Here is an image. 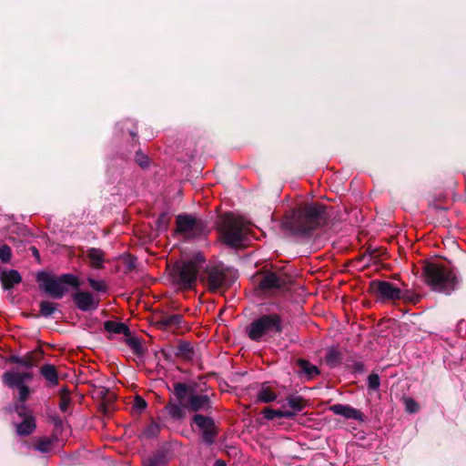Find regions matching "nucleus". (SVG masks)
Returning <instances> with one entry per match:
<instances>
[{"mask_svg": "<svg viewBox=\"0 0 466 466\" xmlns=\"http://www.w3.org/2000/svg\"><path fill=\"white\" fill-rule=\"evenodd\" d=\"M329 218L326 207L319 203L300 206L284 218L286 228L298 234H309L324 226Z\"/></svg>", "mask_w": 466, "mask_h": 466, "instance_id": "f257e3e1", "label": "nucleus"}, {"mask_svg": "<svg viewBox=\"0 0 466 466\" xmlns=\"http://www.w3.org/2000/svg\"><path fill=\"white\" fill-rule=\"evenodd\" d=\"M422 276L425 283L433 291L437 292L450 294L455 289L458 283L454 272L448 267L437 262L425 263Z\"/></svg>", "mask_w": 466, "mask_h": 466, "instance_id": "f03ea898", "label": "nucleus"}, {"mask_svg": "<svg viewBox=\"0 0 466 466\" xmlns=\"http://www.w3.org/2000/svg\"><path fill=\"white\" fill-rule=\"evenodd\" d=\"M218 231L225 244L236 248L244 242L248 233V227L241 218L226 214L220 218Z\"/></svg>", "mask_w": 466, "mask_h": 466, "instance_id": "7ed1b4c3", "label": "nucleus"}, {"mask_svg": "<svg viewBox=\"0 0 466 466\" xmlns=\"http://www.w3.org/2000/svg\"><path fill=\"white\" fill-rule=\"evenodd\" d=\"M41 289L54 299H61L68 291L69 287L77 288L79 279L72 274H63L59 277L51 276L46 272L37 275Z\"/></svg>", "mask_w": 466, "mask_h": 466, "instance_id": "20e7f679", "label": "nucleus"}, {"mask_svg": "<svg viewBox=\"0 0 466 466\" xmlns=\"http://www.w3.org/2000/svg\"><path fill=\"white\" fill-rule=\"evenodd\" d=\"M280 330V318L276 314L264 315L248 327V337L256 341H259L264 337L272 336Z\"/></svg>", "mask_w": 466, "mask_h": 466, "instance_id": "39448f33", "label": "nucleus"}, {"mask_svg": "<svg viewBox=\"0 0 466 466\" xmlns=\"http://www.w3.org/2000/svg\"><path fill=\"white\" fill-rule=\"evenodd\" d=\"M176 224V232L187 239L200 238L208 234L207 224L202 219L189 214L177 216Z\"/></svg>", "mask_w": 466, "mask_h": 466, "instance_id": "423d86ee", "label": "nucleus"}, {"mask_svg": "<svg viewBox=\"0 0 466 466\" xmlns=\"http://www.w3.org/2000/svg\"><path fill=\"white\" fill-rule=\"evenodd\" d=\"M205 274L207 285L212 291L227 289L234 280L233 273L221 263L208 266Z\"/></svg>", "mask_w": 466, "mask_h": 466, "instance_id": "0eeeda50", "label": "nucleus"}, {"mask_svg": "<svg viewBox=\"0 0 466 466\" xmlns=\"http://www.w3.org/2000/svg\"><path fill=\"white\" fill-rule=\"evenodd\" d=\"M198 268L194 261L177 263L171 270V278L175 284L182 289H191L196 283Z\"/></svg>", "mask_w": 466, "mask_h": 466, "instance_id": "6e6552de", "label": "nucleus"}, {"mask_svg": "<svg viewBox=\"0 0 466 466\" xmlns=\"http://www.w3.org/2000/svg\"><path fill=\"white\" fill-rule=\"evenodd\" d=\"M189 387L182 382L174 384V392L177 399L178 403L169 402L166 406L167 413L176 420H180L185 417L186 399L187 396Z\"/></svg>", "mask_w": 466, "mask_h": 466, "instance_id": "1a4fd4ad", "label": "nucleus"}, {"mask_svg": "<svg viewBox=\"0 0 466 466\" xmlns=\"http://www.w3.org/2000/svg\"><path fill=\"white\" fill-rule=\"evenodd\" d=\"M15 410L23 420L22 422L15 424L16 433L19 436H28L32 434L36 429L35 418L32 412L27 410L25 404L16 405Z\"/></svg>", "mask_w": 466, "mask_h": 466, "instance_id": "9d476101", "label": "nucleus"}, {"mask_svg": "<svg viewBox=\"0 0 466 466\" xmlns=\"http://www.w3.org/2000/svg\"><path fill=\"white\" fill-rule=\"evenodd\" d=\"M371 291L380 299L394 300L400 298L401 290L389 281L373 280L370 282Z\"/></svg>", "mask_w": 466, "mask_h": 466, "instance_id": "9b49d317", "label": "nucleus"}, {"mask_svg": "<svg viewBox=\"0 0 466 466\" xmlns=\"http://www.w3.org/2000/svg\"><path fill=\"white\" fill-rule=\"evenodd\" d=\"M290 282V277L282 272H267L259 286L264 290L281 289Z\"/></svg>", "mask_w": 466, "mask_h": 466, "instance_id": "f8f14e48", "label": "nucleus"}, {"mask_svg": "<svg viewBox=\"0 0 466 466\" xmlns=\"http://www.w3.org/2000/svg\"><path fill=\"white\" fill-rule=\"evenodd\" d=\"M194 422L202 431L203 439L208 443H213L217 434L215 424L212 419L197 414L193 418Z\"/></svg>", "mask_w": 466, "mask_h": 466, "instance_id": "ddd939ff", "label": "nucleus"}, {"mask_svg": "<svg viewBox=\"0 0 466 466\" xmlns=\"http://www.w3.org/2000/svg\"><path fill=\"white\" fill-rule=\"evenodd\" d=\"M329 410L336 415L344 417L345 419L355 420L360 422L365 420V415L360 410L350 405L335 404L329 407Z\"/></svg>", "mask_w": 466, "mask_h": 466, "instance_id": "4468645a", "label": "nucleus"}, {"mask_svg": "<svg viewBox=\"0 0 466 466\" xmlns=\"http://www.w3.org/2000/svg\"><path fill=\"white\" fill-rule=\"evenodd\" d=\"M73 300L76 307L83 311L96 309L98 306V300L89 292L78 291L74 294Z\"/></svg>", "mask_w": 466, "mask_h": 466, "instance_id": "2eb2a0df", "label": "nucleus"}, {"mask_svg": "<svg viewBox=\"0 0 466 466\" xmlns=\"http://www.w3.org/2000/svg\"><path fill=\"white\" fill-rule=\"evenodd\" d=\"M185 402L187 410L190 411L208 410L209 408V398L203 394L190 393Z\"/></svg>", "mask_w": 466, "mask_h": 466, "instance_id": "dca6fc26", "label": "nucleus"}, {"mask_svg": "<svg viewBox=\"0 0 466 466\" xmlns=\"http://www.w3.org/2000/svg\"><path fill=\"white\" fill-rule=\"evenodd\" d=\"M183 316L180 314L163 315L157 321V325L165 329L177 330L182 328Z\"/></svg>", "mask_w": 466, "mask_h": 466, "instance_id": "f3484780", "label": "nucleus"}, {"mask_svg": "<svg viewBox=\"0 0 466 466\" xmlns=\"http://www.w3.org/2000/svg\"><path fill=\"white\" fill-rule=\"evenodd\" d=\"M32 374L30 372H5L3 376L5 384L8 387H20L25 380H30Z\"/></svg>", "mask_w": 466, "mask_h": 466, "instance_id": "a211bd4d", "label": "nucleus"}, {"mask_svg": "<svg viewBox=\"0 0 466 466\" xmlns=\"http://www.w3.org/2000/svg\"><path fill=\"white\" fill-rule=\"evenodd\" d=\"M0 279L5 289H11L15 285L21 282L22 278L17 270L11 269L2 271L0 274Z\"/></svg>", "mask_w": 466, "mask_h": 466, "instance_id": "6ab92c4d", "label": "nucleus"}, {"mask_svg": "<svg viewBox=\"0 0 466 466\" xmlns=\"http://www.w3.org/2000/svg\"><path fill=\"white\" fill-rule=\"evenodd\" d=\"M262 414L267 420H274L276 418L292 419L295 417V412H291L289 410H273L270 408H265L262 410Z\"/></svg>", "mask_w": 466, "mask_h": 466, "instance_id": "aec40b11", "label": "nucleus"}, {"mask_svg": "<svg viewBox=\"0 0 466 466\" xmlns=\"http://www.w3.org/2000/svg\"><path fill=\"white\" fill-rule=\"evenodd\" d=\"M104 327L105 329L110 333L124 334L125 336L130 335L129 328L121 322L108 320L105 322Z\"/></svg>", "mask_w": 466, "mask_h": 466, "instance_id": "412c9836", "label": "nucleus"}, {"mask_svg": "<svg viewBox=\"0 0 466 466\" xmlns=\"http://www.w3.org/2000/svg\"><path fill=\"white\" fill-rule=\"evenodd\" d=\"M40 373L49 382L50 385L56 386L58 384L57 371L54 365H44L40 369Z\"/></svg>", "mask_w": 466, "mask_h": 466, "instance_id": "4be33fe9", "label": "nucleus"}, {"mask_svg": "<svg viewBox=\"0 0 466 466\" xmlns=\"http://www.w3.org/2000/svg\"><path fill=\"white\" fill-rule=\"evenodd\" d=\"M125 342L136 356L142 357L145 354L146 349L137 337L131 335L126 336Z\"/></svg>", "mask_w": 466, "mask_h": 466, "instance_id": "5701e85b", "label": "nucleus"}, {"mask_svg": "<svg viewBox=\"0 0 466 466\" xmlns=\"http://www.w3.org/2000/svg\"><path fill=\"white\" fill-rule=\"evenodd\" d=\"M54 440L47 437H40L34 441L33 447L35 451L42 453H48L53 450Z\"/></svg>", "mask_w": 466, "mask_h": 466, "instance_id": "b1692460", "label": "nucleus"}, {"mask_svg": "<svg viewBox=\"0 0 466 466\" xmlns=\"http://www.w3.org/2000/svg\"><path fill=\"white\" fill-rule=\"evenodd\" d=\"M90 260L91 266L96 268H100L104 263V252L99 248H90L86 253Z\"/></svg>", "mask_w": 466, "mask_h": 466, "instance_id": "393cba45", "label": "nucleus"}, {"mask_svg": "<svg viewBox=\"0 0 466 466\" xmlns=\"http://www.w3.org/2000/svg\"><path fill=\"white\" fill-rule=\"evenodd\" d=\"M276 399L277 394L266 384L262 385L257 395V400L263 403L274 401Z\"/></svg>", "mask_w": 466, "mask_h": 466, "instance_id": "a878e982", "label": "nucleus"}, {"mask_svg": "<svg viewBox=\"0 0 466 466\" xmlns=\"http://www.w3.org/2000/svg\"><path fill=\"white\" fill-rule=\"evenodd\" d=\"M177 355L185 360H192L194 356V350L189 342L183 341L177 346Z\"/></svg>", "mask_w": 466, "mask_h": 466, "instance_id": "bb28decb", "label": "nucleus"}, {"mask_svg": "<svg viewBox=\"0 0 466 466\" xmlns=\"http://www.w3.org/2000/svg\"><path fill=\"white\" fill-rule=\"evenodd\" d=\"M299 368L309 377L313 378L314 376L319 373V369L310 364L309 361L304 360H299L298 361Z\"/></svg>", "mask_w": 466, "mask_h": 466, "instance_id": "cd10ccee", "label": "nucleus"}, {"mask_svg": "<svg viewBox=\"0 0 466 466\" xmlns=\"http://www.w3.org/2000/svg\"><path fill=\"white\" fill-rule=\"evenodd\" d=\"M288 405L290 407L289 410L291 412H299L305 407L304 400L300 397H290L288 399Z\"/></svg>", "mask_w": 466, "mask_h": 466, "instance_id": "c85d7f7f", "label": "nucleus"}, {"mask_svg": "<svg viewBox=\"0 0 466 466\" xmlns=\"http://www.w3.org/2000/svg\"><path fill=\"white\" fill-rule=\"evenodd\" d=\"M38 360V355L34 352H31L26 354L25 356L21 357L19 365L29 369L35 366Z\"/></svg>", "mask_w": 466, "mask_h": 466, "instance_id": "c756f323", "label": "nucleus"}, {"mask_svg": "<svg viewBox=\"0 0 466 466\" xmlns=\"http://www.w3.org/2000/svg\"><path fill=\"white\" fill-rule=\"evenodd\" d=\"M60 404L59 407L62 411L66 412L68 410L71 400L69 397V391L66 388H64L60 390Z\"/></svg>", "mask_w": 466, "mask_h": 466, "instance_id": "7c9ffc66", "label": "nucleus"}, {"mask_svg": "<svg viewBox=\"0 0 466 466\" xmlns=\"http://www.w3.org/2000/svg\"><path fill=\"white\" fill-rule=\"evenodd\" d=\"M56 309V304L50 301H42L40 303V313L44 317L51 316Z\"/></svg>", "mask_w": 466, "mask_h": 466, "instance_id": "2f4dec72", "label": "nucleus"}, {"mask_svg": "<svg viewBox=\"0 0 466 466\" xmlns=\"http://www.w3.org/2000/svg\"><path fill=\"white\" fill-rule=\"evenodd\" d=\"M325 360L329 366L335 367L339 361V355L335 350H330L328 351Z\"/></svg>", "mask_w": 466, "mask_h": 466, "instance_id": "473e14b6", "label": "nucleus"}, {"mask_svg": "<svg viewBox=\"0 0 466 466\" xmlns=\"http://www.w3.org/2000/svg\"><path fill=\"white\" fill-rule=\"evenodd\" d=\"M159 431L160 429L158 424H157L156 422H152L144 430L143 433L146 437L152 438L156 437L158 434Z\"/></svg>", "mask_w": 466, "mask_h": 466, "instance_id": "72a5a7b5", "label": "nucleus"}, {"mask_svg": "<svg viewBox=\"0 0 466 466\" xmlns=\"http://www.w3.org/2000/svg\"><path fill=\"white\" fill-rule=\"evenodd\" d=\"M405 409L409 413H416L420 410V405L411 398L405 399Z\"/></svg>", "mask_w": 466, "mask_h": 466, "instance_id": "f704fd0d", "label": "nucleus"}, {"mask_svg": "<svg viewBox=\"0 0 466 466\" xmlns=\"http://www.w3.org/2000/svg\"><path fill=\"white\" fill-rule=\"evenodd\" d=\"M12 252L10 247L7 245H2L0 247V258L3 262H9L11 259Z\"/></svg>", "mask_w": 466, "mask_h": 466, "instance_id": "c9c22d12", "label": "nucleus"}, {"mask_svg": "<svg viewBox=\"0 0 466 466\" xmlns=\"http://www.w3.org/2000/svg\"><path fill=\"white\" fill-rule=\"evenodd\" d=\"M143 466H163V459L157 455L149 457L144 461Z\"/></svg>", "mask_w": 466, "mask_h": 466, "instance_id": "e433bc0d", "label": "nucleus"}, {"mask_svg": "<svg viewBox=\"0 0 466 466\" xmlns=\"http://www.w3.org/2000/svg\"><path fill=\"white\" fill-rule=\"evenodd\" d=\"M17 389L19 391V400L22 402V404H24V402L29 397V394H30L29 388L25 384H23L22 386L18 387Z\"/></svg>", "mask_w": 466, "mask_h": 466, "instance_id": "4c0bfd02", "label": "nucleus"}, {"mask_svg": "<svg viewBox=\"0 0 466 466\" xmlns=\"http://www.w3.org/2000/svg\"><path fill=\"white\" fill-rule=\"evenodd\" d=\"M380 377L377 374H370L368 377L369 388L371 390H377L380 387Z\"/></svg>", "mask_w": 466, "mask_h": 466, "instance_id": "58836bf2", "label": "nucleus"}, {"mask_svg": "<svg viewBox=\"0 0 466 466\" xmlns=\"http://www.w3.org/2000/svg\"><path fill=\"white\" fill-rule=\"evenodd\" d=\"M90 286L93 289L96 291H105L106 289V286L104 283V281L101 280H96L93 279H88Z\"/></svg>", "mask_w": 466, "mask_h": 466, "instance_id": "ea45409f", "label": "nucleus"}, {"mask_svg": "<svg viewBox=\"0 0 466 466\" xmlns=\"http://www.w3.org/2000/svg\"><path fill=\"white\" fill-rule=\"evenodd\" d=\"M136 161L137 163L144 167L148 165V157L145 154H143L141 151H137L136 154Z\"/></svg>", "mask_w": 466, "mask_h": 466, "instance_id": "a19ab883", "label": "nucleus"}, {"mask_svg": "<svg viewBox=\"0 0 466 466\" xmlns=\"http://www.w3.org/2000/svg\"><path fill=\"white\" fill-rule=\"evenodd\" d=\"M135 406L139 410H143L147 407V402L141 397L137 396L135 399Z\"/></svg>", "mask_w": 466, "mask_h": 466, "instance_id": "79ce46f5", "label": "nucleus"}, {"mask_svg": "<svg viewBox=\"0 0 466 466\" xmlns=\"http://www.w3.org/2000/svg\"><path fill=\"white\" fill-rule=\"evenodd\" d=\"M114 399V394H110V396L108 397V400H107V403H106L105 407H104V413L105 414H108L110 411H111V403L110 401Z\"/></svg>", "mask_w": 466, "mask_h": 466, "instance_id": "37998d69", "label": "nucleus"}, {"mask_svg": "<svg viewBox=\"0 0 466 466\" xmlns=\"http://www.w3.org/2000/svg\"><path fill=\"white\" fill-rule=\"evenodd\" d=\"M158 222L159 223H163V224H167L168 222V218H167V214H161L158 218Z\"/></svg>", "mask_w": 466, "mask_h": 466, "instance_id": "c03bdc74", "label": "nucleus"}, {"mask_svg": "<svg viewBox=\"0 0 466 466\" xmlns=\"http://www.w3.org/2000/svg\"><path fill=\"white\" fill-rule=\"evenodd\" d=\"M10 360H11V362H13V363H15V364H18V365H19L20 360H21V357H18V356H12V357L10 358Z\"/></svg>", "mask_w": 466, "mask_h": 466, "instance_id": "a18cd8bd", "label": "nucleus"}, {"mask_svg": "<svg viewBox=\"0 0 466 466\" xmlns=\"http://www.w3.org/2000/svg\"><path fill=\"white\" fill-rule=\"evenodd\" d=\"M31 250H32V253H33V255L35 257L39 258V253H38V250H37V248L35 247H32Z\"/></svg>", "mask_w": 466, "mask_h": 466, "instance_id": "49530a36", "label": "nucleus"}, {"mask_svg": "<svg viewBox=\"0 0 466 466\" xmlns=\"http://www.w3.org/2000/svg\"><path fill=\"white\" fill-rule=\"evenodd\" d=\"M214 466H226V463L221 460H218L216 461Z\"/></svg>", "mask_w": 466, "mask_h": 466, "instance_id": "de8ad7c7", "label": "nucleus"}, {"mask_svg": "<svg viewBox=\"0 0 466 466\" xmlns=\"http://www.w3.org/2000/svg\"><path fill=\"white\" fill-rule=\"evenodd\" d=\"M130 135H131V137L134 138V137H136L137 133H136L135 131L131 130V131H130Z\"/></svg>", "mask_w": 466, "mask_h": 466, "instance_id": "09e8293b", "label": "nucleus"}]
</instances>
